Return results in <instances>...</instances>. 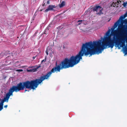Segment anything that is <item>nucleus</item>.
Segmentation results:
<instances>
[{"label":"nucleus","instance_id":"1","mask_svg":"<svg viewBox=\"0 0 127 127\" xmlns=\"http://www.w3.org/2000/svg\"><path fill=\"white\" fill-rule=\"evenodd\" d=\"M94 43L92 44L91 42H89L83 44L81 50L75 56H72L69 59L67 58L65 59L64 61L58 65H57L56 63V66L47 72L46 75H43L45 79H48L52 73H54L56 72H60L61 69L73 67L82 59V57L84 54L85 56L89 54L92 55L95 52L100 53L101 49L99 47L100 43L99 42L96 43L95 42H94Z\"/></svg>","mask_w":127,"mask_h":127},{"label":"nucleus","instance_id":"2","mask_svg":"<svg viewBox=\"0 0 127 127\" xmlns=\"http://www.w3.org/2000/svg\"><path fill=\"white\" fill-rule=\"evenodd\" d=\"M45 79L43 76H41L39 79H36L31 81H27L23 82H20L17 86H13L8 91V93L12 96L13 92L15 91L17 92L24 88L35 89L38 85L40 84Z\"/></svg>","mask_w":127,"mask_h":127},{"label":"nucleus","instance_id":"3","mask_svg":"<svg viewBox=\"0 0 127 127\" xmlns=\"http://www.w3.org/2000/svg\"><path fill=\"white\" fill-rule=\"evenodd\" d=\"M111 31L110 29H109L107 32L106 34V36L105 37L104 39L103 40V41L102 43V45H101V41L99 40L98 41H93V42H91L92 44L94 43V42H95L97 43L98 42H99L100 43V45L99 47L100 49H101V52L100 53H94L93 54L96 53L98 54L99 53H101L102 52V50H103L104 49V47H107L108 46V48H113V47L114 45V40L115 39H116L114 37H113V40H112L111 38V35L110 34V32Z\"/></svg>","mask_w":127,"mask_h":127},{"label":"nucleus","instance_id":"4","mask_svg":"<svg viewBox=\"0 0 127 127\" xmlns=\"http://www.w3.org/2000/svg\"><path fill=\"white\" fill-rule=\"evenodd\" d=\"M124 27L119 24L118 26V31L121 36V40L124 41L127 39V30L125 29Z\"/></svg>","mask_w":127,"mask_h":127},{"label":"nucleus","instance_id":"5","mask_svg":"<svg viewBox=\"0 0 127 127\" xmlns=\"http://www.w3.org/2000/svg\"><path fill=\"white\" fill-rule=\"evenodd\" d=\"M125 41H124L121 40V36L120 38L117 37V39H115L114 44H115L116 46H117L119 48L120 47H123L124 46H125L124 42Z\"/></svg>","mask_w":127,"mask_h":127},{"label":"nucleus","instance_id":"6","mask_svg":"<svg viewBox=\"0 0 127 127\" xmlns=\"http://www.w3.org/2000/svg\"><path fill=\"white\" fill-rule=\"evenodd\" d=\"M11 95L8 93H7L6 94L5 96L4 97L0 103V111H1L3 108V103L4 102H8V100Z\"/></svg>","mask_w":127,"mask_h":127},{"label":"nucleus","instance_id":"7","mask_svg":"<svg viewBox=\"0 0 127 127\" xmlns=\"http://www.w3.org/2000/svg\"><path fill=\"white\" fill-rule=\"evenodd\" d=\"M93 10L94 11H96V14L97 15H100L103 14L102 11L103 9L102 7L99 6H97L93 8Z\"/></svg>","mask_w":127,"mask_h":127},{"label":"nucleus","instance_id":"8","mask_svg":"<svg viewBox=\"0 0 127 127\" xmlns=\"http://www.w3.org/2000/svg\"><path fill=\"white\" fill-rule=\"evenodd\" d=\"M56 7L55 5H49L48 8L45 10V12H47L49 10H52L54 8H55Z\"/></svg>","mask_w":127,"mask_h":127},{"label":"nucleus","instance_id":"9","mask_svg":"<svg viewBox=\"0 0 127 127\" xmlns=\"http://www.w3.org/2000/svg\"><path fill=\"white\" fill-rule=\"evenodd\" d=\"M120 23V20H118L115 23L113 28H111V29L112 31H113L114 29L116 28L119 23Z\"/></svg>","mask_w":127,"mask_h":127},{"label":"nucleus","instance_id":"10","mask_svg":"<svg viewBox=\"0 0 127 127\" xmlns=\"http://www.w3.org/2000/svg\"><path fill=\"white\" fill-rule=\"evenodd\" d=\"M40 67V65L37 66L35 68H34L30 69H27V71L28 72H35L37 70V69Z\"/></svg>","mask_w":127,"mask_h":127},{"label":"nucleus","instance_id":"11","mask_svg":"<svg viewBox=\"0 0 127 127\" xmlns=\"http://www.w3.org/2000/svg\"><path fill=\"white\" fill-rule=\"evenodd\" d=\"M118 33L119 34V32L118 31V30H113V31H112V32H111V33L112 34H113L114 35H115V34L116 33Z\"/></svg>","mask_w":127,"mask_h":127},{"label":"nucleus","instance_id":"12","mask_svg":"<svg viewBox=\"0 0 127 127\" xmlns=\"http://www.w3.org/2000/svg\"><path fill=\"white\" fill-rule=\"evenodd\" d=\"M65 5V2L64 1H63L60 4L59 7H61L64 6Z\"/></svg>","mask_w":127,"mask_h":127},{"label":"nucleus","instance_id":"13","mask_svg":"<svg viewBox=\"0 0 127 127\" xmlns=\"http://www.w3.org/2000/svg\"><path fill=\"white\" fill-rule=\"evenodd\" d=\"M124 53L125 55L127 54V47L125 46L124 50Z\"/></svg>","mask_w":127,"mask_h":127},{"label":"nucleus","instance_id":"14","mask_svg":"<svg viewBox=\"0 0 127 127\" xmlns=\"http://www.w3.org/2000/svg\"><path fill=\"white\" fill-rule=\"evenodd\" d=\"M84 21V20H79L78 22H77L78 23V25H80L81 24L82 22H83Z\"/></svg>","mask_w":127,"mask_h":127},{"label":"nucleus","instance_id":"15","mask_svg":"<svg viewBox=\"0 0 127 127\" xmlns=\"http://www.w3.org/2000/svg\"><path fill=\"white\" fill-rule=\"evenodd\" d=\"M117 3V2H115V3L113 2V3L111 4V6H112L115 7L116 6V4Z\"/></svg>","mask_w":127,"mask_h":127},{"label":"nucleus","instance_id":"16","mask_svg":"<svg viewBox=\"0 0 127 127\" xmlns=\"http://www.w3.org/2000/svg\"><path fill=\"white\" fill-rule=\"evenodd\" d=\"M48 30L47 29H46L44 31V33L42 34H41V35H42V34H48Z\"/></svg>","mask_w":127,"mask_h":127},{"label":"nucleus","instance_id":"17","mask_svg":"<svg viewBox=\"0 0 127 127\" xmlns=\"http://www.w3.org/2000/svg\"><path fill=\"white\" fill-rule=\"evenodd\" d=\"M125 18L124 16H121L120 18L119 19V20H120V22L121 21L123 20V19Z\"/></svg>","mask_w":127,"mask_h":127},{"label":"nucleus","instance_id":"18","mask_svg":"<svg viewBox=\"0 0 127 127\" xmlns=\"http://www.w3.org/2000/svg\"><path fill=\"white\" fill-rule=\"evenodd\" d=\"M123 21L124 22V24L125 25H126V29L127 30V19H126L124 20H123Z\"/></svg>","mask_w":127,"mask_h":127},{"label":"nucleus","instance_id":"19","mask_svg":"<svg viewBox=\"0 0 127 127\" xmlns=\"http://www.w3.org/2000/svg\"><path fill=\"white\" fill-rule=\"evenodd\" d=\"M121 23H119V24L123 25V26H124H124L123 25L124 24V22L123 21V20H122V21H121L120 22Z\"/></svg>","mask_w":127,"mask_h":127},{"label":"nucleus","instance_id":"20","mask_svg":"<svg viewBox=\"0 0 127 127\" xmlns=\"http://www.w3.org/2000/svg\"><path fill=\"white\" fill-rule=\"evenodd\" d=\"M46 3V0H44L43 1L42 5L45 6Z\"/></svg>","mask_w":127,"mask_h":127},{"label":"nucleus","instance_id":"21","mask_svg":"<svg viewBox=\"0 0 127 127\" xmlns=\"http://www.w3.org/2000/svg\"><path fill=\"white\" fill-rule=\"evenodd\" d=\"M127 4V2H124L123 4V5L124 6V7H125Z\"/></svg>","mask_w":127,"mask_h":127},{"label":"nucleus","instance_id":"22","mask_svg":"<svg viewBox=\"0 0 127 127\" xmlns=\"http://www.w3.org/2000/svg\"><path fill=\"white\" fill-rule=\"evenodd\" d=\"M50 3V1L49 0H46V4L45 6H46V4Z\"/></svg>","mask_w":127,"mask_h":127},{"label":"nucleus","instance_id":"23","mask_svg":"<svg viewBox=\"0 0 127 127\" xmlns=\"http://www.w3.org/2000/svg\"><path fill=\"white\" fill-rule=\"evenodd\" d=\"M23 70L22 69H17L16 70V71H19V72H21L23 71Z\"/></svg>","mask_w":127,"mask_h":127},{"label":"nucleus","instance_id":"24","mask_svg":"<svg viewBox=\"0 0 127 127\" xmlns=\"http://www.w3.org/2000/svg\"><path fill=\"white\" fill-rule=\"evenodd\" d=\"M124 17H125H125H127V12L124 15Z\"/></svg>","mask_w":127,"mask_h":127},{"label":"nucleus","instance_id":"25","mask_svg":"<svg viewBox=\"0 0 127 127\" xmlns=\"http://www.w3.org/2000/svg\"><path fill=\"white\" fill-rule=\"evenodd\" d=\"M46 53L47 55H48V51H47V49L46 50Z\"/></svg>","mask_w":127,"mask_h":127},{"label":"nucleus","instance_id":"26","mask_svg":"<svg viewBox=\"0 0 127 127\" xmlns=\"http://www.w3.org/2000/svg\"><path fill=\"white\" fill-rule=\"evenodd\" d=\"M120 2H121V1L120 0H118V1H117V3L119 4H120Z\"/></svg>","mask_w":127,"mask_h":127},{"label":"nucleus","instance_id":"27","mask_svg":"<svg viewBox=\"0 0 127 127\" xmlns=\"http://www.w3.org/2000/svg\"><path fill=\"white\" fill-rule=\"evenodd\" d=\"M7 105H6L4 106V107L6 108L7 107Z\"/></svg>","mask_w":127,"mask_h":127},{"label":"nucleus","instance_id":"28","mask_svg":"<svg viewBox=\"0 0 127 127\" xmlns=\"http://www.w3.org/2000/svg\"><path fill=\"white\" fill-rule=\"evenodd\" d=\"M36 56H35V57H32V58L33 59H35L36 57Z\"/></svg>","mask_w":127,"mask_h":127},{"label":"nucleus","instance_id":"29","mask_svg":"<svg viewBox=\"0 0 127 127\" xmlns=\"http://www.w3.org/2000/svg\"><path fill=\"white\" fill-rule=\"evenodd\" d=\"M45 60H42L41 62H45Z\"/></svg>","mask_w":127,"mask_h":127},{"label":"nucleus","instance_id":"30","mask_svg":"<svg viewBox=\"0 0 127 127\" xmlns=\"http://www.w3.org/2000/svg\"><path fill=\"white\" fill-rule=\"evenodd\" d=\"M26 91H27V90H26L25 89V92Z\"/></svg>","mask_w":127,"mask_h":127},{"label":"nucleus","instance_id":"31","mask_svg":"<svg viewBox=\"0 0 127 127\" xmlns=\"http://www.w3.org/2000/svg\"><path fill=\"white\" fill-rule=\"evenodd\" d=\"M9 52V51H8H8H6V52H5V54H6V53L7 52Z\"/></svg>","mask_w":127,"mask_h":127},{"label":"nucleus","instance_id":"32","mask_svg":"<svg viewBox=\"0 0 127 127\" xmlns=\"http://www.w3.org/2000/svg\"><path fill=\"white\" fill-rule=\"evenodd\" d=\"M63 48H64V46H63Z\"/></svg>","mask_w":127,"mask_h":127},{"label":"nucleus","instance_id":"33","mask_svg":"<svg viewBox=\"0 0 127 127\" xmlns=\"http://www.w3.org/2000/svg\"><path fill=\"white\" fill-rule=\"evenodd\" d=\"M9 57V56H7V58H8V57Z\"/></svg>","mask_w":127,"mask_h":127},{"label":"nucleus","instance_id":"34","mask_svg":"<svg viewBox=\"0 0 127 127\" xmlns=\"http://www.w3.org/2000/svg\"><path fill=\"white\" fill-rule=\"evenodd\" d=\"M0 100H1V99H0Z\"/></svg>","mask_w":127,"mask_h":127}]
</instances>
